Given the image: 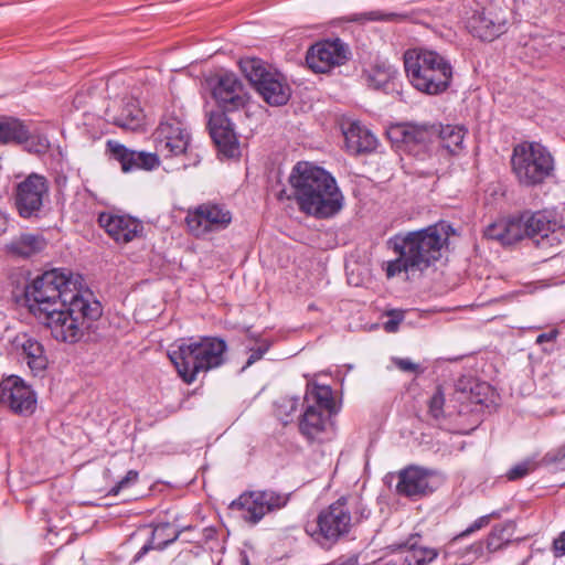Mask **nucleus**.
Masks as SVG:
<instances>
[{
    "label": "nucleus",
    "mask_w": 565,
    "mask_h": 565,
    "mask_svg": "<svg viewBox=\"0 0 565 565\" xmlns=\"http://www.w3.org/2000/svg\"><path fill=\"white\" fill-rule=\"evenodd\" d=\"M401 321V318L398 319H390L384 323V329L387 332H395L397 330L398 323Z\"/></svg>",
    "instance_id": "obj_51"
},
{
    "label": "nucleus",
    "mask_w": 565,
    "mask_h": 565,
    "mask_svg": "<svg viewBox=\"0 0 565 565\" xmlns=\"http://www.w3.org/2000/svg\"><path fill=\"white\" fill-rule=\"evenodd\" d=\"M465 23L472 36L481 41H493L505 33L508 17L503 9L490 6L472 11Z\"/></svg>",
    "instance_id": "obj_16"
},
{
    "label": "nucleus",
    "mask_w": 565,
    "mask_h": 565,
    "mask_svg": "<svg viewBox=\"0 0 565 565\" xmlns=\"http://www.w3.org/2000/svg\"><path fill=\"white\" fill-rule=\"evenodd\" d=\"M45 247V241L34 234H22L10 244V250L22 257H30L31 255L42 250Z\"/></svg>",
    "instance_id": "obj_33"
},
{
    "label": "nucleus",
    "mask_w": 565,
    "mask_h": 565,
    "mask_svg": "<svg viewBox=\"0 0 565 565\" xmlns=\"http://www.w3.org/2000/svg\"><path fill=\"white\" fill-rule=\"evenodd\" d=\"M152 140L157 151L154 153L130 150L115 140L107 141V149L120 163L124 172L137 169L152 170L159 166L158 154L172 157L184 153L189 146L190 135L180 118L167 116L152 134Z\"/></svg>",
    "instance_id": "obj_3"
},
{
    "label": "nucleus",
    "mask_w": 565,
    "mask_h": 565,
    "mask_svg": "<svg viewBox=\"0 0 565 565\" xmlns=\"http://www.w3.org/2000/svg\"><path fill=\"white\" fill-rule=\"evenodd\" d=\"M436 131L435 125H408L404 129V141L425 145L436 139Z\"/></svg>",
    "instance_id": "obj_37"
},
{
    "label": "nucleus",
    "mask_w": 565,
    "mask_h": 565,
    "mask_svg": "<svg viewBox=\"0 0 565 565\" xmlns=\"http://www.w3.org/2000/svg\"><path fill=\"white\" fill-rule=\"evenodd\" d=\"M545 460L546 462H556V461H559L562 467L565 466V450L564 449H561L556 456H551V455H547L545 457Z\"/></svg>",
    "instance_id": "obj_49"
},
{
    "label": "nucleus",
    "mask_w": 565,
    "mask_h": 565,
    "mask_svg": "<svg viewBox=\"0 0 565 565\" xmlns=\"http://www.w3.org/2000/svg\"><path fill=\"white\" fill-rule=\"evenodd\" d=\"M180 535V531L172 527L169 523L158 524L153 529L145 527L134 533L129 541L132 542L140 536H147V541L134 556L132 562H139L149 551H162L171 543L175 542Z\"/></svg>",
    "instance_id": "obj_23"
},
{
    "label": "nucleus",
    "mask_w": 565,
    "mask_h": 565,
    "mask_svg": "<svg viewBox=\"0 0 565 565\" xmlns=\"http://www.w3.org/2000/svg\"><path fill=\"white\" fill-rule=\"evenodd\" d=\"M438 553L435 548L406 543L398 547L395 555L386 561L380 559L379 565H428Z\"/></svg>",
    "instance_id": "obj_25"
},
{
    "label": "nucleus",
    "mask_w": 565,
    "mask_h": 565,
    "mask_svg": "<svg viewBox=\"0 0 565 565\" xmlns=\"http://www.w3.org/2000/svg\"><path fill=\"white\" fill-rule=\"evenodd\" d=\"M409 19L407 12L372 10L364 13H354L348 17L350 22L365 23L367 21L404 22Z\"/></svg>",
    "instance_id": "obj_34"
},
{
    "label": "nucleus",
    "mask_w": 565,
    "mask_h": 565,
    "mask_svg": "<svg viewBox=\"0 0 565 565\" xmlns=\"http://www.w3.org/2000/svg\"><path fill=\"white\" fill-rule=\"evenodd\" d=\"M489 556L484 546L483 541H477L469 546L465 547L461 552V557H466L468 561L473 562L478 558ZM490 559V557H487Z\"/></svg>",
    "instance_id": "obj_42"
},
{
    "label": "nucleus",
    "mask_w": 565,
    "mask_h": 565,
    "mask_svg": "<svg viewBox=\"0 0 565 565\" xmlns=\"http://www.w3.org/2000/svg\"><path fill=\"white\" fill-rule=\"evenodd\" d=\"M209 130L221 153L227 158H235L241 154V147L233 124L224 113L211 114Z\"/></svg>",
    "instance_id": "obj_22"
},
{
    "label": "nucleus",
    "mask_w": 565,
    "mask_h": 565,
    "mask_svg": "<svg viewBox=\"0 0 565 565\" xmlns=\"http://www.w3.org/2000/svg\"><path fill=\"white\" fill-rule=\"evenodd\" d=\"M89 291L83 288V278L66 269H52L36 277L25 288L29 310L38 319L50 315L52 309L63 308L66 302Z\"/></svg>",
    "instance_id": "obj_5"
},
{
    "label": "nucleus",
    "mask_w": 565,
    "mask_h": 565,
    "mask_svg": "<svg viewBox=\"0 0 565 565\" xmlns=\"http://www.w3.org/2000/svg\"><path fill=\"white\" fill-rule=\"evenodd\" d=\"M511 168L520 185L533 188L553 177L555 162L552 153L542 143L523 141L513 148Z\"/></svg>",
    "instance_id": "obj_9"
},
{
    "label": "nucleus",
    "mask_w": 565,
    "mask_h": 565,
    "mask_svg": "<svg viewBox=\"0 0 565 565\" xmlns=\"http://www.w3.org/2000/svg\"><path fill=\"white\" fill-rule=\"evenodd\" d=\"M12 345L23 355L34 374H40L46 369L47 358L44 348L35 338L26 333H20L13 339Z\"/></svg>",
    "instance_id": "obj_24"
},
{
    "label": "nucleus",
    "mask_w": 565,
    "mask_h": 565,
    "mask_svg": "<svg viewBox=\"0 0 565 565\" xmlns=\"http://www.w3.org/2000/svg\"><path fill=\"white\" fill-rule=\"evenodd\" d=\"M232 218L231 211L224 204L207 202L189 210L185 223L190 233L200 238L227 228Z\"/></svg>",
    "instance_id": "obj_12"
},
{
    "label": "nucleus",
    "mask_w": 565,
    "mask_h": 565,
    "mask_svg": "<svg viewBox=\"0 0 565 565\" xmlns=\"http://www.w3.org/2000/svg\"><path fill=\"white\" fill-rule=\"evenodd\" d=\"M525 236L542 248L558 246L565 241V225L552 213L539 211L523 214Z\"/></svg>",
    "instance_id": "obj_14"
},
{
    "label": "nucleus",
    "mask_w": 565,
    "mask_h": 565,
    "mask_svg": "<svg viewBox=\"0 0 565 565\" xmlns=\"http://www.w3.org/2000/svg\"><path fill=\"white\" fill-rule=\"evenodd\" d=\"M436 489V476L434 471L409 466L398 473L396 491L401 495L417 499L431 493Z\"/></svg>",
    "instance_id": "obj_19"
},
{
    "label": "nucleus",
    "mask_w": 565,
    "mask_h": 565,
    "mask_svg": "<svg viewBox=\"0 0 565 565\" xmlns=\"http://www.w3.org/2000/svg\"><path fill=\"white\" fill-rule=\"evenodd\" d=\"M0 403L15 414L30 415L36 407V397L22 379L11 375L0 383Z\"/></svg>",
    "instance_id": "obj_18"
},
{
    "label": "nucleus",
    "mask_w": 565,
    "mask_h": 565,
    "mask_svg": "<svg viewBox=\"0 0 565 565\" xmlns=\"http://www.w3.org/2000/svg\"><path fill=\"white\" fill-rule=\"evenodd\" d=\"M556 337H557V331L553 330L551 332L540 334L536 339V342L543 343V342L553 341L556 339Z\"/></svg>",
    "instance_id": "obj_50"
},
{
    "label": "nucleus",
    "mask_w": 565,
    "mask_h": 565,
    "mask_svg": "<svg viewBox=\"0 0 565 565\" xmlns=\"http://www.w3.org/2000/svg\"><path fill=\"white\" fill-rule=\"evenodd\" d=\"M465 129L459 126H437L436 140L450 153H457L462 148Z\"/></svg>",
    "instance_id": "obj_31"
},
{
    "label": "nucleus",
    "mask_w": 565,
    "mask_h": 565,
    "mask_svg": "<svg viewBox=\"0 0 565 565\" xmlns=\"http://www.w3.org/2000/svg\"><path fill=\"white\" fill-rule=\"evenodd\" d=\"M488 391L489 385L486 383H472L469 380H460L457 384V398L471 404H481Z\"/></svg>",
    "instance_id": "obj_36"
},
{
    "label": "nucleus",
    "mask_w": 565,
    "mask_h": 565,
    "mask_svg": "<svg viewBox=\"0 0 565 565\" xmlns=\"http://www.w3.org/2000/svg\"><path fill=\"white\" fill-rule=\"evenodd\" d=\"M287 498L271 490L242 493L230 504V509L241 512V516L252 524L258 523L267 513L281 509Z\"/></svg>",
    "instance_id": "obj_13"
},
{
    "label": "nucleus",
    "mask_w": 565,
    "mask_h": 565,
    "mask_svg": "<svg viewBox=\"0 0 565 565\" xmlns=\"http://www.w3.org/2000/svg\"><path fill=\"white\" fill-rule=\"evenodd\" d=\"M523 215L520 218L499 221L489 225L484 235L489 239L497 241L502 245H511L525 236Z\"/></svg>",
    "instance_id": "obj_26"
},
{
    "label": "nucleus",
    "mask_w": 565,
    "mask_h": 565,
    "mask_svg": "<svg viewBox=\"0 0 565 565\" xmlns=\"http://www.w3.org/2000/svg\"><path fill=\"white\" fill-rule=\"evenodd\" d=\"M499 516H500V514L498 512H492L490 514L482 515V516L478 518L466 530H463L462 532H460L459 534L454 536L451 542H450V544L454 545L457 542H459L460 540H462V539L473 534L475 532L486 527L490 523L492 518H499Z\"/></svg>",
    "instance_id": "obj_39"
},
{
    "label": "nucleus",
    "mask_w": 565,
    "mask_h": 565,
    "mask_svg": "<svg viewBox=\"0 0 565 565\" xmlns=\"http://www.w3.org/2000/svg\"><path fill=\"white\" fill-rule=\"evenodd\" d=\"M349 58L348 46L339 39L320 41L307 52L306 62L316 73H327Z\"/></svg>",
    "instance_id": "obj_17"
},
{
    "label": "nucleus",
    "mask_w": 565,
    "mask_h": 565,
    "mask_svg": "<svg viewBox=\"0 0 565 565\" xmlns=\"http://www.w3.org/2000/svg\"><path fill=\"white\" fill-rule=\"evenodd\" d=\"M299 399L296 397H282L276 404V415L286 425L291 422L297 413Z\"/></svg>",
    "instance_id": "obj_38"
},
{
    "label": "nucleus",
    "mask_w": 565,
    "mask_h": 565,
    "mask_svg": "<svg viewBox=\"0 0 565 565\" xmlns=\"http://www.w3.org/2000/svg\"><path fill=\"white\" fill-rule=\"evenodd\" d=\"M359 557L356 554L341 555L328 565H358Z\"/></svg>",
    "instance_id": "obj_48"
},
{
    "label": "nucleus",
    "mask_w": 565,
    "mask_h": 565,
    "mask_svg": "<svg viewBox=\"0 0 565 565\" xmlns=\"http://www.w3.org/2000/svg\"><path fill=\"white\" fill-rule=\"evenodd\" d=\"M289 183L300 210L306 214L328 218L343 206V195L334 178L319 167L298 162L290 173Z\"/></svg>",
    "instance_id": "obj_2"
},
{
    "label": "nucleus",
    "mask_w": 565,
    "mask_h": 565,
    "mask_svg": "<svg viewBox=\"0 0 565 565\" xmlns=\"http://www.w3.org/2000/svg\"><path fill=\"white\" fill-rule=\"evenodd\" d=\"M98 223L113 239L120 244L131 242L139 237L143 231V225L139 220L110 212L100 213Z\"/></svg>",
    "instance_id": "obj_21"
},
{
    "label": "nucleus",
    "mask_w": 565,
    "mask_h": 565,
    "mask_svg": "<svg viewBox=\"0 0 565 565\" xmlns=\"http://www.w3.org/2000/svg\"><path fill=\"white\" fill-rule=\"evenodd\" d=\"M398 71L390 63L376 64L367 74V84L386 94L399 93L397 89Z\"/></svg>",
    "instance_id": "obj_27"
},
{
    "label": "nucleus",
    "mask_w": 565,
    "mask_h": 565,
    "mask_svg": "<svg viewBox=\"0 0 565 565\" xmlns=\"http://www.w3.org/2000/svg\"><path fill=\"white\" fill-rule=\"evenodd\" d=\"M113 121L116 126L127 130L139 129L143 125V113L139 103L134 98L127 99Z\"/></svg>",
    "instance_id": "obj_29"
},
{
    "label": "nucleus",
    "mask_w": 565,
    "mask_h": 565,
    "mask_svg": "<svg viewBox=\"0 0 565 565\" xmlns=\"http://www.w3.org/2000/svg\"><path fill=\"white\" fill-rule=\"evenodd\" d=\"M25 140H28V128L22 121L15 118L0 119V145L23 143Z\"/></svg>",
    "instance_id": "obj_32"
},
{
    "label": "nucleus",
    "mask_w": 565,
    "mask_h": 565,
    "mask_svg": "<svg viewBox=\"0 0 565 565\" xmlns=\"http://www.w3.org/2000/svg\"><path fill=\"white\" fill-rule=\"evenodd\" d=\"M345 146L351 153L370 152L376 148V137L364 126L352 122L344 132Z\"/></svg>",
    "instance_id": "obj_28"
},
{
    "label": "nucleus",
    "mask_w": 565,
    "mask_h": 565,
    "mask_svg": "<svg viewBox=\"0 0 565 565\" xmlns=\"http://www.w3.org/2000/svg\"><path fill=\"white\" fill-rule=\"evenodd\" d=\"M49 195V182L44 175L31 173L15 186L14 202L20 216H38Z\"/></svg>",
    "instance_id": "obj_15"
},
{
    "label": "nucleus",
    "mask_w": 565,
    "mask_h": 565,
    "mask_svg": "<svg viewBox=\"0 0 565 565\" xmlns=\"http://www.w3.org/2000/svg\"><path fill=\"white\" fill-rule=\"evenodd\" d=\"M212 95L224 111L237 110L246 103L243 85L234 73L226 72L217 75Z\"/></svg>",
    "instance_id": "obj_20"
},
{
    "label": "nucleus",
    "mask_w": 565,
    "mask_h": 565,
    "mask_svg": "<svg viewBox=\"0 0 565 565\" xmlns=\"http://www.w3.org/2000/svg\"><path fill=\"white\" fill-rule=\"evenodd\" d=\"M102 316V306L90 291L66 302L63 308L52 309L50 315L39 319L52 337L61 342L75 343L90 329Z\"/></svg>",
    "instance_id": "obj_6"
},
{
    "label": "nucleus",
    "mask_w": 565,
    "mask_h": 565,
    "mask_svg": "<svg viewBox=\"0 0 565 565\" xmlns=\"http://www.w3.org/2000/svg\"><path fill=\"white\" fill-rule=\"evenodd\" d=\"M226 349L225 341L218 338H189L172 345L168 355L182 380L191 384L200 372L220 366Z\"/></svg>",
    "instance_id": "obj_7"
},
{
    "label": "nucleus",
    "mask_w": 565,
    "mask_h": 565,
    "mask_svg": "<svg viewBox=\"0 0 565 565\" xmlns=\"http://www.w3.org/2000/svg\"><path fill=\"white\" fill-rule=\"evenodd\" d=\"M404 66L412 86L427 95L446 92L454 76L452 65L446 56L424 47L407 50L404 53Z\"/></svg>",
    "instance_id": "obj_8"
},
{
    "label": "nucleus",
    "mask_w": 565,
    "mask_h": 565,
    "mask_svg": "<svg viewBox=\"0 0 565 565\" xmlns=\"http://www.w3.org/2000/svg\"><path fill=\"white\" fill-rule=\"evenodd\" d=\"M25 149L32 153H45L50 149L49 138L42 134L30 135L28 130V140L23 141Z\"/></svg>",
    "instance_id": "obj_40"
},
{
    "label": "nucleus",
    "mask_w": 565,
    "mask_h": 565,
    "mask_svg": "<svg viewBox=\"0 0 565 565\" xmlns=\"http://www.w3.org/2000/svg\"><path fill=\"white\" fill-rule=\"evenodd\" d=\"M370 511L362 499L355 495L340 497L322 509L312 523L306 525V533L322 548L330 550L351 530L367 519Z\"/></svg>",
    "instance_id": "obj_4"
},
{
    "label": "nucleus",
    "mask_w": 565,
    "mask_h": 565,
    "mask_svg": "<svg viewBox=\"0 0 565 565\" xmlns=\"http://www.w3.org/2000/svg\"><path fill=\"white\" fill-rule=\"evenodd\" d=\"M536 465L533 460H524L513 466L508 472L507 478L511 481L521 479L527 476L535 469Z\"/></svg>",
    "instance_id": "obj_41"
},
{
    "label": "nucleus",
    "mask_w": 565,
    "mask_h": 565,
    "mask_svg": "<svg viewBox=\"0 0 565 565\" xmlns=\"http://www.w3.org/2000/svg\"><path fill=\"white\" fill-rule=\"evenodd\" d=\"M548 52L546 39L542 35H533L526 39L518 47V56L525 63L532 64Z\"/></svg>",
    "instance_id": "obj_30"
},
{
    "label": "nucleus",
    "mask_w": 565,
    "mask_h": 565,
    "mask_svg": "<svg viewBox=\"0 0 565 565\" xmlns=\"http://www.w3.org/2000/svg\"><path fill=\"white\" fill-rule=\"evenodd\" d=\"M511 529L512 524L510 522L493 526L486 541H483L488 555L509 545L511 541Z\"/></svg>",
    "instance_id": "obj_35"
},
{
    "label": "nucleus",
    "mask_w": 565,
    "mask_h": 565,
    "mask_svg": "<svg viewBox=\"0 0 565 565\" xmlns=\"http://www.w3.org/2000/svg\"><path fill=\"white\" fill-rule=\"evenodd\" d=\"M8 218L6 213L0 209V235L7 231Z\"/></svg>",
    "instance_id": "obj_52"
},
{
    "label": "nucleus",
    "mask_w": 565,
    "mask_h": 565,
    "mask_svg": "<svg viewBox=\"0 0 565 565\" xmlns=\"http://www.w3.org/2000/svg\"><path fill=\"white\" fill-rule=\"evenodd\" d=\"M552 551L555 557H562L565 555V531L554 540Z\"/></svg>",
    "instance_id": "obj_47"
},
{
    "label": "nucleus",
    "mask_w": 565,
    "mask_h": 565,
    "mask_svg": "<svg viewBox=\"0 0 565 565\" xmlns=\"http://www.w3.org/2000/svg\"><path fill=\"white\" fill-rule=\"evenodd\" d=\"M392 363L402 372L419 374L424 370L418 363L413 362L408 358H392Z\"/></svg>",
    "instance_id": "obj_44"
},
{
    "label": "nucleus",
    "mask_w": 565,
    "mask_h": 565,
    "mask_svg": "<svg viewBox=\"0 0 565 565\" xmlns=\"http://www.w3.org/2000/svg\"><path fill=\"white\" fill-rule=\"evenodd\" d=\"M449 226L445 223L426 228L396 234L387 244L398 256L387 262L386 276L395 277L402 273L424 271L441 256V248L448 238Z\"/></svg>",
    "instance_id": "obj_1"
},
{
    "label": "nucleus",
    "mask_w": 565,
    "mask_h": 565,
    "mask_svg": "<svg viewBox=\"0 0 565 565\" xmlns=\"http://www.w3.org/2000/svg\"><path fill=\"white\" fill-rule=\"evenodd\" d=\"M138 480V472L136 470H129L126 476L110 490V493L116 495L120 490L127 489L135 484Z\"/></svg>",
    "instance_id": "obj_45"
},
{
    "label": "nucleus",
    "mask_w": 565,
    "mask_h": 565,
    "mask_svg": "<svg viewBox=\"0 0 565 565\" xmlns=\"http://www.w3.org/2000/svg\"><path fill=\"white\" fill-rule=\"evenodd\" d=\"M445 397L440 390L430 397L428 408L430 415L435 419H439L444 416Z\"/></svg>",
    "instance_id": "obj_43"
},
{
    "label": "nucleus",
    "mask_w": 565,
    "mask_h": 565,
    "mask_svg": "<svg viewBox=\"0 0 565 565\" xmlns=\"http://www.w3.org/2000/svg\"><path fill=\"white\" fill-rule=\"evenodd\" d=\"M270 343L267 340L262 341L257 348L250 350V355L247 360L246 365H252L256 361L260 360L264 354L268 351Z\"/></svg>",
    "instance_id": "obj_46"
},
{
    "label": "nucleus",
    "mask_w": 565,
    "mask_h": 565,
    "mask_svg": "<svg viewBox=\"0 0 565 565\" xmlns=\"http://www.w3.org/2000/svg\"><path fill=\"white\" fill-rule=\"evenodd\" d=\"M239 67L267 104L281 106L289 100L290 88L285 77L277 71L267 68L262 60L243 58L239 62Z\"/></svg>",
    "instance_id": "obj_11"
},
{
    "label": "nucleus",
    "mask_w": 565,
    "mask_h": 565,
    "mask_svg": "<svg viewBox=\"0 0 565 565\" xmlns=\"http://www.w3.org/2000/svg\"><path fill=\"white\" fill-rule=\"evenodd\" d=\"M305 411L299 419L300 433L310 441H320L334 408L332 390L326 385L308 387Z\"/></svg>",
    "instance_id": "obj_10"
}]
</instances>
